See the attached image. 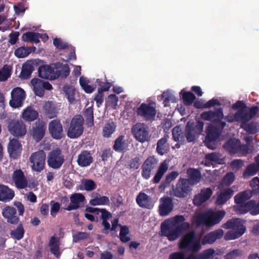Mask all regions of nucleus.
Returning <instances> with one entry per match:
<instances>
[{
    "label": "nucleus",
    "instance_id": "nucleus-29",
    "mask_svg": "<svg viewBox=\"0 0 259 259\" xmlns=\"http://www.w3.org/2000/svg\"><path fill=\"white\" fill-rule=\"evenodd\" d=\"M15 196L14 191L8 186L0 184V201L9 202Z\"/></svg>",
    "mask_w": 259,
    "mask_h": 259
},
{
    "label": "nucleus",
    "instance_id": "nucleus-44",
    "mask_svg": "<svg viewBox=\"0 0 259 259\" xmlns=\"http://www.w3.org/2000/svg\"><path fill=\"white\" fill-rule=\"evenodd\" d=\"M34 70L32 65L29 63H25L23 65L20 77L22 79H27L30 77L31 73Z\"/></svg>",
    "mask_w": 259,
    "mask_h": 259
},
{
    "label": "nucleus",
    "instance_id": "nucleus-5",
    "mask_svg": "<svg viewBox=\"0 0 259 259\" xmlns=\"http://www.w3.org/2000/svg\"><path fill=\"white\" fill-rule=\"evenodd\" d=\"M194 185L191 181L180 177L172 188L173 195L179 198H185L191 193Z\"/></svg>",
    "mask_w": 259,
    "mask_h": 259
},
{
    "label": "nucleus",
    "instance_id": "nucleus-21",
    "mask_svg": "<svg viewBox=\"0 0 259 259\" xmlns=\"http://www.w3.org/2000/svg\"><path fill=\"white\" fill-rule=\"evenodd\" d=\"M22 146L18 140L12 139L10 140L8 145V152L11 158L17 159L20 156Z\"/></svg>",
    "mask_w": 259,
    "mask_h": 259
},
{
    "label": "nucleus",
    "instance_id": "nucleus-12",
    "mask_svg": "<svg viewBox=\"0 0 259 259\" xmlns=\"http://www.w3.org/2000/svg\"><path fill=\"white\" fill-rule=\"evenodd\" d=\"M11 99L9 102L10 106L16 108L22 106L26 98L25 92L20 87L14 88L11 93Z\"/></svg>",
    "mask_w": 259,
    "mask_h": 259
},
{
    "label": "nucleus",
    "instance_id": "nucleus-18",
    "mask_svg": "<svg viewBox=\"0 0 259 259\" xmlns=\"http://www.w3.org/2000/svg\"><path fill=\"white\" fill-rule=\"evenodd\" d=\"M159 213L161 216H166L169 214L174 208V203L171 198L162 197L159 199Z\"/></svg>",
    "mask_w": 259,
    "mask_h": 259
},
{
    "label": "nucleus",
    "instance_id": "nucleus-62",
    "mask_svg": "<svg viewBox=\"0 0 259 259\" xmlns=\"http://www.w3.org/2000/svg\"><path fill=\"white\" fill-rule=\"evenodd\" d=\"M113 151L110 148L106 149L101 151L100 157L103 161H106L108 158L112 157Z\"/></svg>",
    "mask_w": 259,
    "mask_h": 259
},
{
    "label": "nucleus",
    "instance_id": "nucleus-26",
    "mask_svg": "<svg viewBox=\"0 0 259 259\" xmlns=\"http://www.w3.org/2000/svg\"><path fill=\"white\" fill-rule=\"evenodd\" d=\"M234 194V191L231 188H227L222 190L218 193L215 200V204L218 205H222L225 204Z\"/></svg>",
    "mask_w": 259,
    "mask_h": 259
},
{
    "label": "nucleus",
    "instance_id": "nucleus-40",
    "mask_svg": "<svg viewBox=\"0 0 259 259\" xmlns=\"http://www.w3.org/2000/svg\"><path fill=\"white\" fill-rule=\"evenodd\" d=\"M50 251L56 257H59L61 254L59 251V239L55 236H52L49 241Z\"/></svg>",
    "mask_w": 259,
    "mask_h": 259
},
{
    "label": "nucleus",
    "instance_id": "nucleus-2",
    "mask_svg": "<svg viewBox=\"0 0 259 259\" xmlns=\"http://www.w3.org/2000/svg\"><path fill=\"white\" fill-rule=\"evenodd\" d=\"M222 227L226 229H232L225 234L224 238L226 240L239 238L244 234L246 230L244 223L238 218L228 220L222 225Z\"/></svg>",
    "mask_w": 259,
    "mask_h": 259
},
{
    "label": "nucleus",
    "instance_id": "nucleus-16",
    "mask_svg": "<svg viewBox=\"0 0 259 259\" xmlns=\"http://www.w3.org/2000/svg\"><path fill=\"white\" fill-rule=\"evenodd\" d=\"M132 132L135 139L140 142L148 141L150 139L148 128L143 123L135 124L133 127Z\"/></svg>",
    "mask_w": 259,
    "mask_h": 259
},
{
    "label": "nucleus",
    "instance_id": "nucleus-51",
    "mask_svg": "<svg viewBox=\"0 0 259 259\" xmlns=\"http://www.w3.org/2000/svg\"><path fill=\"white\" fill-rule=\"evenodd\" d=\"M116 125L113 122L105 124L103 129V135L104 137L109 138L114 132Z\"/></svg>",
    "mask_w": 259,
    "mask_h": 259
},
{
    "label": "nucleus",
    "instance_id": "nucleus-41",
    "mask_svg": "<svg viewBox=\"0 0 259 259\" xmlns=\"http://www.w3.org/2000/svg\"><path fill=\"white\" fill-rule=\"evenodd\" d=\"M212 190L210 188H204L201 190L200 193L198 195H195V205L197 204L196 201L199 199L201 204L208 200L212 194Z\"/></svg>",
    "mask_w": 259,
    "mask_h": 259
},
{
    "label": "nucleus",
    "instance_id": "nucleus-47",
    "mask_svg": "<svg viewBox=\"0 0 259 259\" xmlns=\"http://www.w3.org/2000/svg\"><path fill=\"white\" fill-rule=\"evenodd\" d=\"M241 127L249 134H255L259 131L258 124L256 122H247Z\"/></svg>",
    "mask_w": 259,
    "mask_h": 259
},
{
    "label": "nucleus",
    "instance_id": "nucleus-50",
    "mask_svg": "<svg viewBox=\"0 0 259 259\" xmlns=\"http://www.w3.org/2000/svg\"><path fill=\"white\" fill-rule=\"evenodd\" d=\"M161 98L163 100V106L165 107H168L169 106L170 102H176V99L174 95L168 90L162 93L161 94Z\"/></svg>",
    "mask_w": 259,
    "mask_h": 259
},
{
    "label": "nucleus",
    "instance_id": "nucleus-8",
    "mask_svg": "<svg viewBox=\"0 0 259 259\" xmlns=\"http://www.w3.org/2000/svg\"><path fill=\"white\" fill-rule=\"evenodd\" d=\"M65 162V156L61 149L57 148L50 151L47 157V163L50 168L59 169Z\"/></svg>",
    "mask_w": 259,
    "mask_h": 259
},
{
    "label": "nucleus",
    "instance_id": "nucleus-1",
    "mask_svg": "<svg viewBox=\"0 0 259 259\" xmlns=\"http://www.w3.org/2000/svg\"><path fill=\"white\" fill-rule=\"evenodd\" d=\"M185 221L183 215H176L161 225V235L169 241L176 240L182 236L178 242L179 248L182 251L171 253L168 259H194V230L185 233L190 225Z\"/></svg>",
    "mask_w": 259,
    "mask_h": 259
},
{
    "label": "nucleus",
    "instance_id": "nucleus-9",
    "mask_svg": "<svg viewBox=\"0 0 259 259\" xmlns=\"http://www.w3.org/2000/svg\"><path fill=\"white\" fill-rule=\"evenodd\" d=\"M223 148L230 154H242L245 155L248 152V147L245 144H241L239 139H231L223 145Z\"/></svg>",
    "mask_w": 259,
    "mask_h": 259
},
{
    "label": "nucleus",
    "instance_id": "nucleus-24",
    "mask_svg": "<svg viewBox=\"0 0 259 259\" xmlns=\"http://www.w3.org/2000/svg\"><path fill=\"white\" fill-rule=\"evenodd\" d=\"M12 179L17 188L22 189L27 187V180L21 169L15 170L13 174Z\"/></svg>",
    "mask_w": 259,
    "mask_h": 259
},
{
    "label": "nucleus",
    "instance_id": "nucleus-11",
    "mask_svg": "<svg viewBox=\"0 0 259 259\" xmlns=\"http://www.w3.org/2000/svg\"><path fill=\"white\" fill-rule=\"evenodd\" d=\"M223 117V110L222 108H219L214 111L210 110L201 114V118L203 120L210 121L211 122L210 124L218 126H221L222 123L225 122L222 121Z\"/></svg>",
    "mask_w": 259,
    "mask_h": 259
},
{
    "label": "nucleus",
    "instance_id": "nucleus-7",
    "mask_svg": "<svg viewBox=\"0 0 259 259\" xmlns=\"http://www.w3.org/2000/svg\"><path fill=\"white\" fill-rule=\"evenodd\" d=\"M84 120L83 117L78 114L71 120L69 126L67 131V136L70 139H76L83 134Z\"/></svg>",
    "mask_w": 259,
    "mask_h": 259
},
{
    "label": "nucleus",
    "instance_id": "nucleus-49",
    "mask_svg": "<svg viewBox=\"0 0 259 259\" xmlns=\"http://www.w3.org/2000/svg\"><path fill=\"white\" fill-rule=\"evenodd\" d=\"M259 169L257 164H250L247 166L243 172L244 178H248L250 176L255 175Z\"/></svg>",
    "mask_w": 259,
    "mask_h": 259
},
{
    "label": "nucleus",
    "instance_id": "nucleus-57",
    "mask_svg": "<svg viewBox=\"0 0 259 259\" xmlns=\"http://www.w3.org/2000/svg\"><path fill=\"white\" fill-rule=\"evenodd\" d=\"M90 237V234L87 232H78L73 235V241L78 242L81 240L88 239Z\"/></svg>",
    "mask_w": 259,
    "mask_h": 259
},
{
    "label": "nucleus",
    "instance_id": "nucleus-23",
    "mask_svg": "<svg viewBox=\"0 0 259 259\" xmlns=\"http://www.w3.org/2000/svg\"><path fill=\"white\" fill-rule=\"evenodd\" d=\"M54 67V73L53 75V79L58 78L60 77L63 78H67L70 72L68 64H63L60 62L53 64Z\"/></svg>",
    "mask_w": 259,
    "mask_h": 259
},
{
    "label": "nucleus",
    "instance_id": "nucleus-19",
    "mask_svg": "<svg viewBox=\"0 0 259 259\" xmlns=\"http://www.w3.org/2000/svg\"><path fill=\"white\" fill-rule=\"evenodd\" d=\"M49 131L52 137L55 139H61L63 136L62 125L59 119H54L50 121Z\"/></svg>",
    "mask_w": 259,
    "mask_h": 259
},
{
    "label": "nucleus",
    "instance_id": "nucleus-20",
    "mask_svg": "<svg viewBox=\"0 0 259 259\" xmlns=\"http://www.w3.org/2000/svg\"><path fill=\"white\" fill-rule=\"evenodd\" d=\"M2 214L9 224L17 225L20 221L19 216L17 215L16 209L14 207L10 206L5 207L2 210Z\"/></svg>",
    "mask_w": 259,
    "mask_h": 259
},
{
    "label": "nucleus",
    "instance_id": "nucleus-3",
    "mask_svg": "<svg viewBox=\"0 0 259 259\" xmlns=\"http://www.w3.org/2000/svg\"><path fill=\"white\" fill-rule=\"evenodd\" d=\"M173 139L177 142H185L186 138L188 142L194 141V122L192 120L188 121L185 126V133L182 131L180 125H177L172 130Z\"/></svg>",
    "mask_w": 259,
    "mask_h": 259
},
{
    "label": "nucleus",
    "instance_id": "nucleus-4",
    "mask_svg": "<svg viewBox=\"0 0 259 259\" xmlns=\"http://www.w3.org/2000/svg\"><path fill=\"white\" fill-rule=\"evenodd\" d=\"M226 125V122L221 123V126L209 124L206 130V136L205 144L209 149L214 150L217 147V141Z\"/></svg>",
    "mask_w": 259,
    "mask_h": 259
},
{
    "label": "nucleus",
    "instance_id": "nucleus-54",
    "mask_svg": "<svg viewBox=\"0 0 259 259\" xmlns=\"http://www.w3.org/2000/svg\"><path fill=\"white\" fill-rule=\"evenodd\" d=\"M53 44L55 47L58 50L69 49L70 47V45L68 44L65 41H64L60 38H55L54 39Z\"/></svg>",
    "mask_w": 259,
    "mask_h": 259
},
{
    "label": "nucleus",
    "instance_id": "nucleus-14",
    "mask_svg": "<svg viewBox=\"0 0 259 259\" xmlns=\"http://www.w3.org/2000/svg\"><path fill=\"white\" fill-rule=\"evenodd\" d=\"M137 114L146 120H153L156 114L155 107L149 104L142 103L136 110Z\"/></svg>",
    "mask_w": 259,
    "mask_h": 259
},
{
    "label": "nucleus",
    "instance_id": "nucleus-63",
    "mask_svg": "<svg viewBox=\"0 0 259 259\" xmlns=\"http://www.w3.org/2000/svg\"><path fill=\"white\" fill-rule=\"evenodd\" d=\"M96 82L101 87L98 90L102 91V92L109 91L112 85L111 83L109 82H104L102 84V81L99 79L96 80Z\"/></svg>",
    "mask_w": 259,
    "mask_h": 259
},
{
    "label": "nucleus",
    "instance_id": "nucleus-25",
    "mask_svg": "<svg viewBox=\"0 0 259 259\" xmlns=\"http://www.w3.org/2000/svg\"><path fill=\"white\" fill-rule=\"evenodd\" d=\"M224 235V231L222 229H217L210 232L205 235L201 240V244L205 245L206 244H212L217 239L222 238Z\"/></svg>",
    "mask_w": 259,
    "mask_h": 259
},
{
    "label": "nucleus",
    "instance_id": "nucleus-15",
    "mask_svg": "<svg viewBox=\"0 0 259 259\" xmlns=\"http://www.w3.org/2000/svg\"><path fill=\"white\" fill-rule=\"evenodd\" d=\"M158 160L154 156H149L143 162L141 166V176L145 180H148L151 176L152 170L157 165Z\"/></svg>",
    "mask_w": 259,
    "mask_h": 259
},
{
    "label": "nucleus",
    "instance_id": "nucleus-53",
    "mask_svg": "<svg viewBox=\"0 0 259 259\" xmlns=\"http://www.w3.org/2000/svg\"><path fill=\"white\" fill-rule=\"evenodd\" d=\"M79 83L82 89L87 93H92L95 90V88L89 85L88 80L83 76H81L79 78Z\"/></svg>",
    "mask_w": 259,
    "mask_h": 259
},
{
    "label": "nucleus",
    "instance_id": "nucleus-52",
    "mask_svg": "<svg viewBox=\"0 0 259 259\" xmlns=\"http://www.w3.org/2000/svg\"><path fill=\"white\" fill-rule=\"evenodd\" d=\"M83 115L86 119L89 126L94 125V114L93 106L89 107L85 109Z\"/></svg>",
    "mask_w": 259,
    "mask_h": 259
},
{
    "label": "nucleus",
    "instance_id": "nucleus-34",
    "mask_svg": "<svg viewBox=\"0 0 259 259\" xmlns=\"http://www.w3.org/2000/svg\"><path fill=\"white\" fill-rule=\"evenodd\" d=\"M38 113L32 106H28L24 109L22 113L21 117L26 121H33L37 119Z\"/></svg>",
    "mask_w": 259,
    "mask_h": 259
},
{
    "label": "nucleus",
    "instance_id": "nucleus-55",
    "mask_svg": "<svg viewBox=\"0 0 259 259\" xmlns=\"http://www.w3.org/2000/svg\"><path fill=\"white\" fill-rule=\"evenodd\" d=\"M83 188L82 189L87 191H92L96 188L95 182L90 179H85L82 183Z\"/></svg>",
    "mask_w": 259,
    "mask_h": 259
},
{
    "label": "nucleus",
    "instance_id": "nucleus-42",
    "mask_svg": "<svg viewBox=\"0 0 259 259\" xmlns=\"http://www.w3.org/2000/svg\"><path fill=\"white\" fill-rule=\"evenodd\" d=\"M35 50V47H21L17 48L14 52L15 55L18 58H23L28 56Z\"/></svg>",
    "mask_w": 259,
    "mask_h": 259
},
{
    "label": "nucleus",
    "instance_id": "nucleus-37",
    "mask_svg": "<svg viewBox=\"0 0 259 259\" xmlns=\"http://www.w3.org/2000/svg\"><path fill=\"white\" fill-rule=\"evenodd\" d=\"M252 200L245 202L239 205H234L233 207L234 211L239 214H243L251 212Z\"/></svg>",
    "mask_w": 259,
    "mask_h": 259
},
{
    "label": "nucleus",
    "instance_id": "nucleus-13",
    "mask_svg": "<svg viewBox=\"0 0 259 259\" xmlns=\"http://www.w3.org/2000/svg\"><path fill=\"white\" fill-rule=\"evenodd\" d=\"M10 133L17 138L24 137L27 133L26 126L21 120H12L8 125Z\"/></svg>",
    "mask_w": 259,
    "mask_h": 259
},
{
    "label": "nucleus",
    "instance_id": "nucleus-58",
    "mask_svg": "<svg viewBox=\"0 0 259 259\" xmlns=\"http://www.w3.org/2000/svg\"><path fill=\"white\" fill-rule=\"evenodd\" d=\"M11 76V70L6 66L0 69V81L7 80Z\"/></svg>",
    "mask_w": 259,
    "mask_h": 259
},
{
    "label": "nucleus",
    "instance_id": "nucleus-46",
    "mask_svg": "<svg viewBox=\"0 0 259 259\" xmlns=\"http://www.w3.org/2000/svg\"><path fill=\"white\" fill-rule=\"evenodd\" d=\"M183 102L185 105L189 106L192 104L194 100V94L190 92H186L182 90L180 93Z\"/></svg>",
    "mask_w": 259,
    "mask_h": 259
},
{
    "label": "nucleus",
    "instance_id": "nucleus-35",
    "mask_svg": "<svg viewBox=\"0 0 259 259\" xmlns=\"http://www.w3.org/2000/svg\"><path fill=\"white\" fill-rule=\"evenodd\" d=\"M124 138V136L120 135L115 140L113 149L116 152L124 153L126 151L127 144L125 142Z\"/></svg>",
    "mask_w": 259,
    "mask_h": 259
},
{
    "label": "nucleus",
    "instance_id": "nucleus-43",
    "mask_svg": "<svg viewBox=\"0 0 259 259\" xmlns=\"http://www.w3.org/2000/svg\"><path fill=\"white\" fill-rule=\"evenodd\" d=\"M109 203L110 200L107 196H101L98 193H96V197L90 201V204L93 206L108 205Z\"/></svg>",
    "mask_w": 259,
    "mask_h": 259
},
{
    "label": "nucleus",
    "instance_id": "nucleus-28",
    "mask_svg": "<svg viewBox=\"0 0 259 259\" xmlns=\"http://www.w3.org/2000/svg\"><path fill=\"white\" fill-rule=\"evenodd\" d=\"M70 199L71 203L65 208L68 211L78 208L80 203L85 200V197L81 193H74L71 195Z\"/></svg>",
    "mask_w": 259,
    "mask_h": 259
},
{
    "label": "nucleus",
    "instance_id": "nucleus-38",
    "mask_svg": "<svg viewBox=\"0 0 259 259\" xmlns=\"http://www.w3.org/2000/svg\"><path fill=\"white\" fill-rule=\"evenodd\" d=\"M235 118L236 122L241 123L240 126H243L250 120L248 116V112L246 109H240L235 113Z\"/></svg>",
    "mask_w": 259,
    "mask_h": 259
},
{
    "label": "nucleus",
    "instance_id": "nucleus-33",
    "mask_svg": "<svg viewBox=\"0 0 259 259\" xmlns=\"http://www.w3.org/2000/svg\"><path fill=\"white\" fill-rule=\"evenodd\" d=\"M168 168V165L166 160L160 163L152 181L154 184H158L166 173Z\"/></svg>",
    "mask_w": 259,
    "mask_h": 259
},
{
    "label": "nucleus",
    "instance_id": "nucleus-59",
    "mask_svg": "<svg viewBox=\"0 0 259 259\" xmlns=\"http://www.w3.org/2000/svg\"><path fill=\"white\" fill-rule=\"evenodd\" d=\"M141 162V156H136L132 158L129 161L130 168L137 169L139 168Z\"/></svg>",
    "mask_w": 259,
    "mask_h": 259
},
{
    "label": "nucleus",
    "instance_id": "nucleus-36",
    "mask_svg": "<svg viewBox=\"0 0 259 259\" xmlns=\"http://www.w3.org/2000/svg\"><path fill=\"white\" fill-rule=\"evenodd\" d=\"M179 175V172L177 171H172L168 174L165 179L161 182L159 186L160 190H164L166 188L170 186V183L175 180Z\"/></svg>",
    "mask_w": 259,
    "mask_h": 259
},
{
    "label": "nucleus",
    "instance_id": "nucleus-10",
    "mask_svg": "<svg viewBox=\"0 0 259 259\" xmlns=\"http://www.w3.org/2000/svg\"><path fill=\"white\" fill-rule=\"evenodd\" d=\"M46 153L42 150H39L32 153L29 157L32 164L31 168L36 172H40L45 167Z\"/></svg>",
    "mask_w": 259,
    "mask_h": 259
},
{
    "label": "nucleus",
    "instance_id": "nucleus-31",
    "mask_svg": "<svg viewBox=\"0 0 259 259\" xmlns=\"http://www.w3.org/2000/svg\"><path fill=\"white\" fill-rule=\"evenodd\" d=\"M169 136L165 134L163 138L157 141L156 151L159 155H163L169 151V145L167 142Z\"/></svg>",
    "mask_w": 259,
    "mask_h": 259
},
{
    "label": "nucleus",
    "instance_id": "nucleus-64",
    "mask_svg": "<svg viewBox=\"0 0 259 259\" xmlns=\"http://www.w3.org/2000/svg\"><path fill=\"white\" fill-rule=\"evenodd\" d=\"M259 111V107L257 106H253L249 108L248 116L250 120L254 118Z\"/></svg>",
    "mask_w": 259,
    "mask_h": 259
},
{
    "label": "nucleus",
    "instance_id": "nucleus-60",
    "mask_svg": "<svg viewBox=\"0 0 259 259\" xmlns=\"http://www.w3.org/2000/svg\"><path fill=\"white\" fill-rule=\"evenodd\" d=\"M45 110L46 115L50 118H53L56 116V111L55 107H52L50 104H47L45 106Z\"/></svg>",
    "mask_w": 259,
    "mask_h": 259
},
{
    "label": "nucleus",
    "instance_id": "nucleus-39",
    "mask_svg": "<svg viewBox=\"0 0 259 259\" xmlns=\"http://www.w3.org/2000/svg\"><path fill=\"white\" fill-rule=\"evenodd\" d=\"M42 37V34L34 32H27L24 33L22 36V39L25 42H31L37 44L40 42L39 38Z\"/></svg>",
    "mask_w": 259,
    "mask_h": 259
},
{
    "label": "nucleus",
    "instance_id": "nucleus-27",
    "mask_svg": "<svg viewBox=\"0 0 259 259\" xmlns=\"http://www.w3.org/2000/svg\"><path fill=\"white\" fill-rule=\"evenodd\" d=\"M136 202L138 205L142 208L151 209L153 207L151 197L143 192H140L137 196Z\"/></svg>",
    "mask_w": 259,
    "mask_h": 259
},
{
    "label": "nucleus",
    "instance_id": "nucleus-6",
    "mask_svg": "<svg viewBox=\"0 0 259 259\" xmlns=\"http://www.w3.org/2000/svg\"><path fill=\"white\" fill-rule=\"evenodd\" d=\"M226 214L224 210L214 212L209 210L200 215L199 219L201 223L207 227H212L223 220Z\"/></svg>",
    "mask_w": 259,
    "mask_h": 259
},
{
    "label": "nucleus",
    "instance_id": "nucleus-17",
    "mask_svg": "<svg viewBox=\"0 0 259 259\" xmlns=\"http://www.w3.org/2000/svg\"><path fill=\"white\" fill-rule=\"evenodd\" d=\"M31 83L33 87L35 95L40 97L44 95L45 90H51L53 88L52 85L49 82L37 78L32 79Z\"/></svg>",
    "mask_w": 259,
    "mask_h": 259
},
{
    "label": "nucleus",
    "instance_id": "nucleus-56",
    "mask_svg": "<svg viewBox=\"0 0 259 259\" xmlns=\"http://www.w3.org/2000/svg\"><path fill=\"white\" fill-rule=\"evenodd\" d=\"M235 175L232 172H227L223 178L222 183L225 186L231 185L235 180Z\"/></svg>",
    "mask_w": 259,
    "mask_h": 259
},
{
    "label": "nucleus",
    "instance_id": "nucleus-32",
    "mask_svg": "<svg viewBox=\"0 0 259 259\" xmlns=\"http://www.w3.org/2000/svg\"><path fill=\"white\" fill-rule=\"evenodd\" d=\"M38 72L39 76L42 78L53 79V75L54 73L53 64L51 65H45L39 66Z\"/></svg>",
    "mask_w": 259,
    "mask_h": 259
},
{
    "label": "nucleus",
    "instance_id": "nucleus-45",
    "mask_svg": "<svg viewBox=\"0 0 259 259\" xmlns=\"http://www.w3.org/2000/svg\"><path fill=\"white\" fill-rule=\"evenodd\" d=\"M25 233V230L22 223L18 224L17 228L12 230L10 232L11 237L17 240H20L23 238Z\"/></svg>",
    "mask_w": 259,
    "mask_h": 259
},
{
    "label": "nucleus",
    "instance_id": "nucleus-30",
    "mask_svg": "<svg viewBox=\"0 0 259 259\" xmlns=\"http://www.w3.org/2000/svg\"><path fill=\"white\" fill-rule=\"evenodd\" d=\"M77 162L79 166L85 167L93 162V158L90 151L83 150L78 155Z\"/></svg>",
    "mask_w": 259,
    "mask_h": 259
},
{
    "label": "nucleus",
    "instance_id": "nucleus-48",
    "mask_svg": "<svg viewBox=\"0 0 259 259\" xmlns=\"http://www.w3.org/2000/svg\"><path fill=\"white\" fill-rule=\"evenodd\" d=\"M63 91L69 102L72 104L75 101V88L71 85H65L63 88Z\"/></svg>",
    "mask_w": 259,
    "mask_h": 259
},
{
    "label": "nucleus",
    "instance_id": "nucleus-61",
    "mask_svg": "<svg viewBox=\"0 0 259 259\" xmlns=\"http://www.w3.org/2000/svg\"><path fill=\"white\" fill-rule=\"evenodd\" d=\"M220 156H221L219 153L213 152L211 153L207 154L205 155V158L206 160L220 163Z\"/></svg>",
    "mask_w": 259,
    "mask_h": 259
},
{
    "label": "nucleus",
    "instance_id": "nucleus-22",
    "mask_svg": "<svg viewBox=\"0 0 259 259\" xmlns=\"http://www.w3.org/2000/svg\"><path fill=\"white\" fill-rule=\"evenodd\" d=\"M46 130V124L42 120H38L32 127V135L33 138L37 141H40L45 136Z\"/></svg>",
    "mask_w": 259,
    "mask_h": 259
}]
</instances>
